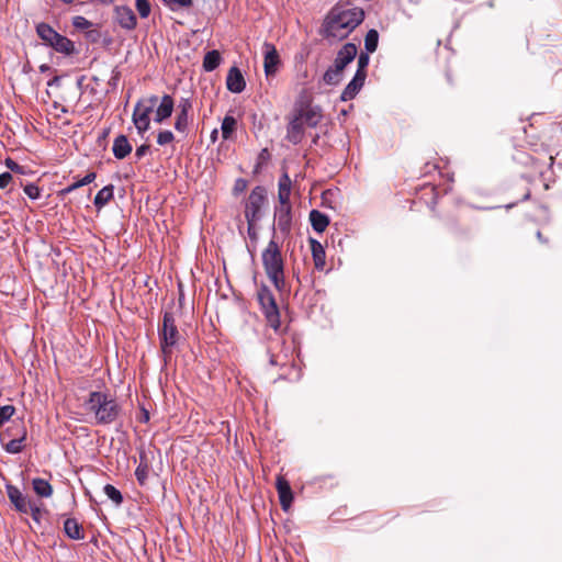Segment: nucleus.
<instances>
[{
  "instance_id": "nucleus-4",
  "label": "nucleus",
  "mask_w": 562,
  "mask_h": 562,
  "mask_svg": "<svg viewBox=\"0 0 562 562\" xmlns=\"http://www.w3.org/2000/svg\"><path fill=\"white\" fill-rule=\"evenodd\" d=\"M158 337L164 361L167 364L170 361L180 339V334L172 312L166 311L164 313L162 323L158 327Z\"/></svg>"
},
{
  "instance_id": "nucleus-23",
  "label": "nucleus",
  "mask_w": 562,
  "mask_h": 562,
  "mask_svg": "<svg viewBox=\"0 0 562 562\" xmlns=\"http://www.w3.org/2000/svg\"><path fill=\"white\" fill-rule=\"evenodd\" d=\"M291 179L286 172H284L278 183V199L280 204L290 203L291 195Z\"/></svg>"
},
{
  "instance_id": "nucleus-8",
  "label": "nucleus",
  "mask_w": 562,
  "mask_h": 562,
  "mask_svg": "<svg viewBox=\"0 0 562 562\" xmlns=\"http://www.w3.org/2000/svg\"><path fill=\"white\" fill-rule=\"evenodd\" d=\"M267 200V191L263 187L257 186L250 192L246 209H245V217L248 223V232L255 226L257 221L260 218V211ZM251 236V233H249Z\"/></svg>"
},
{
  "instance_id": "nucleus-15",
  "label": "nucleus",
  "mask_w": 562,
  "mask_h": 562,
  "mask_svg": "<svg viewBox=\"0 0 562 562\" xmlns=\"http://www.w3.org/2000/svg\"><path fill=\"white\" fill-rule=\"evenodd\" d=\"M292 206L291 203L280 204L276 209L277 228L283 234L288 235L292 226Z\"/></svg>"
},
{
  "instance_id": "nucleus-54",
  "label": "nucleus",
  "mask_w": 562,
  "mask_h": 562,
  "mask_svg": "<svg viewBox=\"0 0 562 562\" xmlns=\"http://www.w3.org/2000/svg\"><path fill=\"white\" fill-rule=\"evenodd\" d=\"M60 2L65 3V4H71L75 2V0H59Z\"/></svg>"
},
{
  "instance_id": "nucleus-29",
  "label": "nucleus",
  "mask_w": 562,
  "mask_h": 562,
  "mask_svg": "<svg viewBox=\"0 0 562 562\" xmlns=\"http://www.w3.org/2000/svg\"><path fill=\"white\" fill-rule=\"evenodd\" d=\"M32 485L34 492L41 497H50L53 494V486L44 479H34Z\"/></svg>"
},
{
  "instance_id": "nucleus-50",
  "label": "nucleus",
  "mask_w": 562,
  "mask_h": 562,
  "mask_svg": "<svg viewBox=\"0 0 562 562\" xmlns=\"http://www.w3.org/2000/svg\"><path fill=\"white\" fill-rule=\"evenodd\" d=\"M366 78H367V74H362V72H357L355 74L353 78H352V82L356 83L358 86V88H362L363 85H364V81H366Z\"/></svg>"
},
{
  "instance_id": "nucleus-27",
  "label": "nucleus",
  "mask_w": 562,
  "mask_h": 562,
  "mask_svg": "<svg viewBox=\"0 0 562 562\" xmlns=\"http://www.w3.org/2000/svg\"><path fill=\"white\" fill-rule=\"evenodd\" d=\"M222 61V56L218 50L213 49L207 52L203 58V69L207 72L215 70Z\"/></svg>"
},
{
  "instance_id": "nucleus-3",
  "label": "nucleus",
  "mask_w": 562,
  "mask_h": 562,
  "mask_svg": "<svg viewBox=\"0 0 562 562\" xmlns=\"http://www.w3.org/2000/svg\"><path fill=\"white\" fill-rule=\"evenodd\" d=\"M261 261L268 279L277 290L282 291L285 286L284 259L280 245L273 238L262 250Z\"/></svg>"
},
{
  "instance_id": "nucleus-30",
  "label": "nucleus",
  "mask_w": 562,
  "mask_h": 562,
  "mask_svg": "<svg viewBox=\"0 0 562 562\" xmlns=\"http://www.w3.org/2000/svg\"><path fill=\"white\" fill-rule=\"evenodd\" d=\"M237 127V121L232 115H226L223 119L221 131H222V137L226 140L232 137V134L236 131Z\"/></svg>"
},
{
  "instance_id": "nucleus-11",
  "label": "nucleus",
  "mask_w": 562,
  "mask_h": 562,
  "mask_svg": "<svg viewBox=\"0 0 562 562\" xmlns=\"http://www.w3.org/2000/svg\"><path fill=\"white\" fill-rule=\"evenodd\" d=\"M265 57H263V69L267 77H273L281 64L279 53L276 46L271 43L263 44Z\"/></svg>"
},
{
  "instance_id": "nucleus-20",
  "label": "nucleus",
  "mask_w": 562,
  "mask_h": 562,
  "mask_svg": "<svg viewBox=\"0 0 562 562\" xmlns=\"http://www.w3.org/2000/svg\"><path fill=\"white\" fill-rule=\"evenodd\" d=\"M449 232L457 238H468L471 235V227L461 223L457 216H450L447 221Z\"/></svg>"
},
{
  "instance_id": "nucleus-40",
  "label": "nucleus",
  "mask_w": 562,
  "mask_h": 562,
  "mask_svg": "<svg viewBox=\"0 0 562 562\" xmlns=\"http://www.w3.org/2000/svg\"><path fill=\"white\" fill-rule=\"evenodd\" d=\"M162 1L171 10H177L179 8H189L192 5V0H162Z\"/></svg>"
},
{
  "instance_id": "nucleus-9",
  "label": "nucleus",
  "mask_w": 562,
  "mask_h": 562,
  "mask_svg": "<svg viewBox=\"0 0 562 562\" xmlns=\"http://www.w3.org/2000/svg\"><path fill=\"white\" fill-rule=\"evenodd\" d=\"M283 340L272 341L268 348L269 363L272 367L284 368L286 366H293L289 349L284 347Z\"/></svg>"
},
{
  "instance_id": "nucleus-56",
  "label": "nucleus",
  "mask_w": 562,
  "mask_h": 562,
  "mask_svg": "<svg viewBox=\"0 0 562 562\" xmlns=\"http://www.w3.org/2000/svg\"><path fill=\"white\" fill-rule=\"evenodd\" d=\"M537 237H538L540 240H542V234H541V232H540V231H538V232H537Z\"/></svg>"
},
{
  "instance_id": "nucleus-34",
  "label": "nucleus",
  "mask_w": 562,
  "mask_h": 562,
  "mask_svg": "<svg viewBox=\"0 0 562 562\" xmlns=\"http://www.w3.org/2000/svg\"><path fill=\"white\" fill-rule=\"evenodd\" d=\"M105 495L113 501L116 505H121L123 502V496L121 492L113 485L106 484L103 488Z\"/></svg>"
},
{
  "instance_id": "nucleus-6",
  "label": "nucleus",
  "mask_w": 562,
  "mask_h": 562,
  "mask_svg": "<svg viewBox=\"0 0 562 562\" xmlns=\"http://www.w3.org/2000/svg\"><path fill=\"white\" fill-rule=\"evenodd\" d=\"M257 297L267 324L278 333L281 327L280 310L273 293L267 285H261L258 290Z\"/></svg>"
},
{
  "instance_id": "nucleus-18",
  "label": "nucleus",
  "mask_w": 562,
  "mask_h": 562,
  "mask_svg": "<svg viewBox=\"0 0 562 562\" xmlns=\"http://www.w3.org/2000/svg\"><path fill=\"white\" fill-rule=\"evenodd\" d=\"M276 488L278 491L280 505H281L282 509L288 510L293 501V493H292L290 483L288 482V480L284 476L278 475L277 482H276Z\"/></svg>"
},
{
  "instance_id": "nucleus-53",
  "label": "nucleus",
  "mask_w": 562,
  "mask_h": 562,
  "mask_svg": "<svg viewBox=\"0 0 562 562\" xmlns=\"http://www.w3.org/2000/svg\"><path fill=\"white\" fill-rule=\"evenodd\" d=\"M148 420H149V414H148V412L146 409H143V416L140 418V422L146 423Z\"/></svg>"
},
{
  "instance_id": "nucleus-13",
  "label": "nucleus",
  "mask_w": 562,
  "mask_h": 562,
  "mask_svg": "<svg viewBox=\"0 0 562 562\" xmlns=\"http://www.w3.org/2000/svg\"><path fill=\"white\" fill-rule=\"evenodd\" d=\"M16 438L8 439L2 443L3 449L8 453L16 454L20 453L24 447L27 438V430L23 422H19L16 429Z\"/></svg>"
},
{
  "instance_id": "nucleus-55",
  "label": "nucleus",
  "mask_w": 562,
  "mask_h": 562,
  "mask_svg": "<svg viewBox=\"0 0 562 562\" xmlns=\"http://www.w3.org/2000/svg\"><path fill=\"white\" fill-rule=\"evenodd\" d=\"M216 135H217V130H214V131L212 132V138H213V139H215Z\"/></svg>"
},
{
  "instance_id": "nucleus-44",
  "label": "nucleus",
  "mask_w": 562,
  "mask_h": 562,
  "mask_svg": "<svg viewBox=\"0 0 562 562\" xmlns=\"http://www.w3.org/2000/svg\"><path fill=\"white\" fill-rule=\"evenodd\" d=\"M24 193L32 200H36L41 196V189L33 183L26 184L24 187Z\"/></svg>"
},
{
  "instance_id": "nucleus-7",
  "label": "nucleus",
  "mask_w": 562,
  "mask_h": 562,
  "mask_svg": "<svg viewBox=\"0 0 562 562\" xmlns=\"http://www.w3.org/2000/svg\"><path fill=\"white\" fill-rule=\"evenodd\" d=\"M158 103L157 95H149L142 98L135 104L133 111V123L138 132V134H144L149 130L150 126V117L149 115L154 112L155 106Z\"/></svg>"
},
{
  "instance_id": "nucleus-33",
  "label": "nucleus",
  "mask_w": 562,
  "mask_h": 562,
  "mask_svg": "<svg viewBox=\"0 0 562 562\" xmlns=\"http://www.w3.org/2000/svg\"><path fill=\"white\" fill-rule=\"evenodd\" d=\"M341 78H342V71L337 69L336 66L328 68L323 77L324 81L327 85H331V86L338 85L341 81Z\"/></svg>"
},
{
  "instance_id": "nucleus-48",
  "label": "nucleus",
  "mask_w": 562,
  "mask_h": 562,
  "mask_svg": "<svg viewBox=\"0 0 562 562\" xmlns=\"http://www.w3.org/2000/svg\"><path fill=\"white\" fill-rule=\"evenodd\" d=\"M8 169H10L12 172L15 173H23V166L19 165L16 161H14L11 158H7L4 161Z\"/></svg>"
},
{
  "instance_id": "nucleus-43",
  "label": "nucleus",
  "mask_w": 562,
  "mask_h": 562,
  "mask_svg": "<svg viewBox=\"0 0 562 562\" xmlns=\"http://www.w3.org/2000/svg\"><path fill=\"white\" fill-rule=\"evenodd\" d=\"M369 54L368 52L367 53H361L358 57V68H357V72H362V74H367V67L369 65Z\"/></svg>"
},
{
  "instance_id": "nucleus-25",
  "label": "nucleus",
  "mask_w": 562,
  "mask_h": 562,
  "mask_svg": "<svg viewBox=\"0 0 562 562\" xmlns=\"http://www.w3.org/2000/svg\"><path fill=\"white\" fill-rule=\"evenodd\" d=\"M310 222L315 232L323 233L329 225V217L318 210H312L310 212Z\"/></svg>"
},
{
  "instance_id": "nucleus-2",
  "label": "nucleus",
  "mask_w": 562,
  "mask_h": 562,
  "mask_svg": "<svg viewBox=\"0 0 562 562\" xmlns=\"http://www.w3.org/2000/svg\"><path fill=\"white\" fill-rule=\"evenodd\" d=\"M85 408L93 417L95 425L106 426L122 416V406L111 394L102 391L90 392Z\"/></svg>"
},
{
  "instance_id": "nucleus-16",
  "label": "nucleus",
  "mask_w": 562,
  "mask_h": 562,
  "mask_svg": "<svg viewBox=\"0 0 562 562\" xmlns=\"http://www.w3.org/2000/svg\"><path fill=\"white\" fill-rule=\"evenodd\" d=\"M358 48L353 43H346L337 53L334 66L344 72L347 65H349L357 56Z\"/></svg>"
},
{
  "instance_id": "nucleus-52",
  "label": "nucleus",
  "mask_w": 562,
  "mask_h": 562,
  "mask_svg": "<svg viewBox=\"0 0 562 562\" xmlns=\"http://www.w3.org/2000/svg\"><path fill=\"white\" fill-rule=\"evenodd\" d=\"M97 178V173L91 171V172H88L83 178H82V181L83 183L87 186V184H90L91 182H93Z\"/></svg>"
},
{
  "instance_id": "nucleus-36",
  "label": "nucleus",
  "mask_w": 562,
  "mask_h": 562,
  "mask_svg": "<svg viewBox=\"0 0 562 562\" xmlns=\"http://www.w3.org/2000/svg\"><path fill=\"white\" fill-rule=\"evenodd\" d=\"M359 91H360V88H358V86L356 83L350 81L347 85V87L344 89L340 99L342 101L352 100L358 94Z\"/></svg>"
},
{
  "instance_id": "nucleus-42",
  "label": "nucleus",
  "mask_w": 562,
  "mask_h": 562,
  "mask_svg": "<svg viewBox=\"0 0 562 562\" xmlns=\"http://www.w3.org/2000/svg\"><path fill=\"white\" fill-rule=\"evenodd\" d=\"M173 139H175V136L171 131H161L158 133V136H157V143L160 146L170 144L173 142Z\"/></svg>"
},
{
  "instance_id": "nucleus-39",
  "label": "nucleus",
  "mask_w": 562,
  "mask_h": 562,
  "mask_svg": "<svg viewBox=\"0 0 562 562\" xmlns=\"http://www.w3.org/2000/svg\"><path fill=\"white\" fill-rule=\"evenodd\" d=\"M136 9L142 19H146L150 14V3L148 0H136Z\"/></svg>"
},
{
  "instance_id": "nucleus-14",
  "label": "nucleus",
  "mask_w": 562,
  "mask_h": 562,
  "mask_svg": "<svg viewBox=\"0 0 562 562\" xmlns=\"http://www.w3.org/2000/svg\"><path fill=\"white\" fill-rule=\"evenodd\" d=\"M115 22L127 31H132L137 25V19L133 10L127 5H117L114 9Z\"/></svg>"
},
{
  "instance_id": "nucleus-37",
  "label": "nucleus",
  "mask_w": 562,
  "mask_h": 562,
  "mask_svg": "<svg viewBox=\"0 0 562 562\" xmlns=\"http://www.w3.org/2000/svg\"><path fill=\"white\" fill-rule=\"evenodd\" d=\"M188 125H189V115L188 114H182V113H177V116H176V122H175V128L178 131V132H186L187 128H188Z\"/></svg>"
},
{
  "instance_id": "nucleus-24",
  "label": "nucleus",
  "mask_w": 562,
  "mask_h": 562,
  "mask_svg": "<svg viewBox=\"0 0 562 562\" xmlns=\"http://www.w3.org/2000/svg\"><path fill=\"white\" fill-rule=\"evenodd\" d=\"M64 531L70 539L81 540L85 538L82 526L75 518H67L64 521Z\"/></svg>"
},
{
  "instance_id": "nucleus-51",
  "label": "nucleus",
  "mask_w": 562,
  "mask_h": 562,
  "mask_svg": "<svg viewBox=\"0 0 562 562\" xmlns=\"http://www.w3.org/2000/svg\"><path fill=\"white\" fill-rule=\"evenodd\" d=\"M149 145L143 144L139 147L136 148L135 156L140 159L143 156H145L149 151Z\"/></svg>"
},
{
  "instance_id": "nucleus-1",
  "label": "nucleus",
  "mask_w": 562,
  "mask_h": 562,
  "mask_svg": "<svg viewBox=\"0 0 562 562\" xmlns=\"http://www.w3.org/2000/svg\"><path fill=\"white\" fill-rule=\"evenodd\" d=\"M364 19L361 8H346L335 5L324 21V34L326 37L337 40L346 38Z\"/></svg>"
},
{
  "instance_id": "nucleus-19",
  "label": "nucleus",
  "mask_w": 562,
  "mask_h": 562,
  "mask_svg": "<svg viewBox=\"0 0 562 562\" xmlns=\"http://www.w3.org/2000/svg\"><path fill=\"white\" fill-rule=\"evenodd\" d=\"M226 87L233 93H240L246 88L245 78L237 67H232L226 77Z\"/></svg>"
},
{
  "instance_id": "nucleus-5",
  "label": "nucleus",
  "mask_w": 562,
  "mask_h": 562,
  "mask_svg": "<svg viewBox=\"0 0 562 562\" xmlns=\"http://www.w3.org/2000/svg\"><path fill=\"white\" fill-rule=\"evenodd\" d=\"M38 37L57 53L72 55L76 52L75 44L68 37L57 33L49 24L40 23L36 26Z\"/></svg>"
},
{
  "instance_id": "nucleus-17",
  "label": "nucleus",
  "mask_w": 562,
  "mask_h": 562,
  "mask_svg": "<svg viewBox=\"0 0 562 562\" xmlns=\"http://www.w3.org/2000/svg\"><path fill=\"white\" fill-rule=\"evenodd\" d=\"M155 108L154 121L162 123L171 116L175 109V100L170 94H164L160 99L158 98V103Z\"/></svg>"
},
{
  "instance_id": "nucleus-41",
  "label": "nucleus",
  "mask_w": 562,
  "mask_h": 562,
  "mask_svg": "<svg viewBox=\"0 0 562 562\" xmlns=\"http://www.w3.org/2000/svg\"><path fill=\"white\" fill-rule=\"evenodd\" d=\"M72 25L78 30H88L92 26V22L85 16L77 15L72 18Z\"/></svg>"
},
{
  "instance_id": "nucleus-31",
  "label": "nucleus",
  "mask_w": 562,
  "mask_h": 562,
  "mask_svg": "<svg viewBox=\"0 0 562 562\" xmlns=\"http://www.w3.org/2000/svg\"><path fill=\"white\" fill-rule=\"evenodd\" d=\"M148 473H149V465L147 463L146 457L142 454L139 464L137 465V468L135 470V476L140 485H144L146 483Z\"/></svg>"
},
{
  "instance_id": "nucleus-10",
  "label": "nucleus",
  "mask_w": 562,
  "mask_h": 562,
  "mask_svg": "<svg viewBox=\"0 0 562 562\" xmlns=\"http://www.w3.org/2000/svg\"><path fill=\"white\" fill-rule=\"evenodd\" d=\"M5 491L14 509L21 514H29L33 501L25 496L15 485L7 484Z\"/></svg>"
},
{
  "instance_id": "nucleus-45",
  "label": "nucleus",
  "mask_w": 562,
  "mask_h": 562,
  "mask_svg": "<svg viewBox=\"0 0 562 562\" xmlns=\"http://www.w3.org/2000/svg\"><path fill=\"white\" fill-rule=\"evenodd\" d=\"M83 186H86V184L83 183L82 179H79V180L75 181L74 183L69 184L68 187L64 188L63 190H60L58 192V195L59 196H65V195L71 193L72 191L83 187Z\"/></svg>"
},
{
  "instance_id": "nucleus-12",
  "label": "nucleus",
  "mask_w": 562,
  "mask_h": 562,
  "mask_svg": "<svg viewBox=\"0 0 562 562\" xmlns=\"http://www.w3.org/2000/svg\"><path fill=\"white\" fill-rule=\"evenodd\" d=\"M304 125L303 116L294 112L286 126V140L293 145L300 144L304 137Z\"/></svg>"
},
{
  "instance_id": "nucleus-35",
  "label": "nucleus",
  "mask_w": 562,
  "mask_h": 562,
  "mask_svg": "<svg viewBox=\"0 0 562 562\" xmlns=\"http://www.w3.org/2000/svg\"><path fill=\"white\" fill-rule=\"evenodd\" d=\"M15 407L13 405H3L0 406V429L3 425L11 419V417L15 414Z\"/></svg>"
},
{
  "instance_id": "nucleus-47",
  "label": "nucleus",
  "mask_w": 562,
  "mask_h": 562,
  "mask_svg": "<svg viewBox=\"0 0 562 562\" xmlns=\"http://www.w3.org/2000/svg\"><path fill=\"white\" fill-rule=\"evenodd\" d=\"M29 514H31V516L35 522H37V524L41 522L42 509L35 502H33L31 504V509H30Z\"/></svg>"
},
{
  "instance_id": "nucleus-46",
  "label": "nucleus",
  "mask_w": 562,
  "mask_h": 562,
  "mask_svg": "<svg viewBox=\"0 0 562 562\" xmlns=\"http://www.w3.org/2000/svg\"><path fill=\"white\" fill-rule=\"evenodd\" d=\"M178 112L182 114H188L192 110V102L190 99L183 98L178 104Z\"/></svg>"
},
{
  "instance_id": "nucleus-49",
  "label": "nucleus",
  "mask_w": 562,
  "mask_h": 562,
  "mask_svg": "<svg viewBox=\"0 0 562 562\" xmlns=\"http://www.w3.org/2000/svg\"><path fill=\"white\" fill-rule=\"evenodd\" d=\"M13 181V176L10 172H3L0 175V189L4 190L10 187Z\"/></svg>"
},
{
  "instance_id": "nucleus-22",
  "label": "nucleus",
  "mask_w": 562,
  "mask_h": 562,
  "mask_svg": "<svg viewBox=\"0 0 562 562\" xmlns=\"http://www.w3.org/2000/svg\"><path fill=\"white\" fill-rule=\"evenodd\" d=\"M310 245L315 268L317 270H323L326 265L325 249L323 248L321 243L313 238L310 239Z\"/></svg>"
},
{
  "instance_id": "nucleus-38",
  "label": "nucleus",
  "mask_w": 562,
  "mask_h": 562,
  "mask_svg": "<svg viewBox=\"0 0 562 562\" xmlns=\"http://www.w3.org/2000/svg\"><path fill=\"white\" fill-rule=\"evenodd\" d=\"M18 423H13L11 426L7 427L2 431H0V441L3 442L11 438H16V429H18Z\"/></svg>"
},
{
  "instance_id": "nucleus-26",
  "label": "nucleus",
  "mask_w": 562,
  "mask_h": 562,
  "mask_svg": "<svg viewBox=\"0 0 562 562\" xmlns=\"http://www.w3.org/2000/svg\"><path fill=\"white\" fill-rule=\"evenodd\" d=\"M294 112L297 115H302L304 124L310 127H315L321 120V114L313 108H301L299 110H295Z\"/></svg>"
},
{
  "instance_id": "nucleus-21",
  "label": "nucleus",
  "mask_w": 562,
  "mask_h": 562,
  "mask_svg": "<svg viewBox=\"0 0 562 562\" xmlns=\"http://www.w3.org/2000/svg\"><path fill=\"white\" fill-rule=\"evenodd\" d=\"M112 150L115 158L124 159L131 154L132 145L125 135H119L113 142Z\"/></svg>"
},
{
  "instance_id": "nucleus-32",
  "label": "nucleus",
  "mask_w": 562,
  "mask_h": 562,
  "mask_svg": "<svg viewBox=\"0 0 562 562\" xmlns=\"http://www.w3.org/2000/svg\"><path fill=\"white\" fill-rule=\"evenodd\" d=\"M379 43V33L376 30L372 29L368 31L364 37V47L368 53H374L378 48Z\"/></svg>"
},
{
  "instance_id": "nucleus-28",
  "label": "nucleus",
  "mask_w": 562,
  "mask_h": 562,
  "mask_svg": "<svg viewBox=\"0 0 562 562\" xmlns=\"http://www.w3.org/2000/svg\"><path fill=\"white\" fill-rule=\"evenodd\" d=\"M114 194V186L109 184L103 187L94 196V205L98 209H102L104 205H106L112 199Z\"/></svg>"
}]
</instances>
